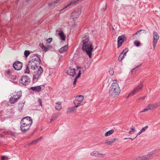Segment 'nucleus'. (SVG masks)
Listing matches in <instances>:
<instances>
[{
	"mask_svg": "<svg viewBox=\"0 0 160 160\" xmlns=\"http://www.w3.org/2000/svg\"><path fill=\"white\" fill-rule=\"evenodd\" d=\"M109 73L111 75H112L114 73V71L113 69H110L109 71Z\"/></svg>",
	"mask_w": 160,
	"mask_h": 160,
	"instance_id": "79ce46f5",
	"label": "nucleus"
},
{
	"mask_svg": "<svg viewBox=\"0 0 160 160\" xmlns=\"http://www.w3.org/2000/svg\"><path fill=\"white\" fill-rule=\"evenodd\" d=\"M29 68V67L28 66V64L27 65H26V68L24 72L25 73L28 74L29 73L30 71Z\"/></svg>",
	"mask_w": 160,
	"mask_h": 160,
	"instance_id": "2f4dec72",
	"label": "nucleus"
},
{
	"mask_svg": "<svg viewBox=\"0 0 160 160\" xmlns=\"http://www.w3.org/2000/svg\"><path fill=\"white\" fill-rule=\"evenodd\" d=\"M90 155L92 156H94L96 157H99V155H102L103 154L101 153L100 154L99 152L97 151H94L90 153Z\"/></svg>",
	"mask_w": 160,
	"mask_h": 160,
	"instance_id": "aec40b11",
	"label": "nucleus"
},
{
	"mask_svg": "<svg viewBox=\"0 0 160 160\" xmlns=\"http://www.w3.org/2000/svg\"><path fill=\"white\" fill-rule=\"evenodd\" d=\"M148 108V107L147 106L145 108H144L142 111V112H145L146 111H148V110H149V109Z\"/></svg>",
	"mask_w": 160,
	"mask_h": 160,
	"instance_id": "49530a36",
	"label": "nucleus"
},
{
	"mask_svg": "<svg viewBox=\"0 0 160 160\" xmlns=\"http://www.w3.org/2000/svg\"><path fill=\"white\" fill-rule=\"evenodd\" d=\"M141 65H142V64H140L139 65H138L135 68H134L131 71L132 73V72L133 71V70H137V68H138L140 66H141Z\"/></svg>",
	"mask_w": 160,
	"mask_h": 160,
	"instance_id": "58836bf2",
	"label": "nucleus"
},
{
	"mask_svg": "<svg viewBox=\"0 0 160 160\" xmlns=\"http://www.w3.org/2000/svg\"><path fill=\"white\" fill-rule=\"evenodd\" d=\"M12 94L13 95L12 96H13V97L15 98V99L18 101L21 97V95L18 94V93L17 92H13Z\"/></svg>",
	"mask_w": 160,
	"mask_h": 160,
	"instance_id": "412c9836",
	"label": "nucleus"
},
{
	"mask_svg": "<svg viewBox=\"0 0 160 160\" xmlns=\"http://www.w3.org/2000/svg\"><path fill=\"white\" fill-rule=\"evenodd\" d=\"M75 99L79 102H82L84 99L83 96L81 95H77L75 98Z\"/></svg>",
	"mask_w": 160,
	"mask_h": 160,
	"instance_id": "6ab92c4d",
	"label": "nucleus"
},
{
	"mask_svg": "<svg viewBox=\"0 0 160 160\" xmlns=\"http://www.w3.org/2000/svg\"><path fill=\"white\" fill-rule=\"evenodd\" d=\"M40 140V138L38 139H35L34 140L32 141L31 142L32 145H35L37 144L39 141Z\"/></svg>",
	"mask_w": 160,
	"mask_h": 160,
	"instance_id": "c756f323",
	"label": "nucleus"
},
{
	"mask_svg": "<svg viewBox=\"0 0 160 160\" xmlns=\"http://www.w3.org/2000/svg\"><path fill=\"white\" fill-rule=\"evenodd\" d=\"M118 139L116 138L106 140L105 142V144L107 145H112L114 142L117 141Z\"/></svg>",
	"mask_w": 160,
	"mask_h": 160,
	"instance_id": "f8f14e48",
	"label": "nucleus"
},
{
	"mask_svg": "<svg viewBox=\"0 0 160 160\" xmlns=\"http://www.w3.org/2000/svg\"><path fill=\"white\" fill-rule=\"evenodd\" d=\"M39 68H40V67L38 69V71L37 73L35 75H34L33 76V81L34 82H36L37 81L38 79L39 78V77L40 76V74H39V72L40 71Z\"/></svg>",
	"mask_w": 160,
	"mask_h": 160,
	"instance_id": "4468645a",
	"label": "nucleus"
},
{
	"mask_svg": "<svg viewBox=\"0 0 160 160\" xmlns=\"http://www.w3.org/2000/svg\"><path fill=\"white\" fill-rule=\"evenodd\" d=\"M81 13V10L80 9L75 10L74 12H72L71 16L74 18H78Z\"/></svg>",
	"mask_w": 160,
	"mask_h": 160,
	"instance_id": "9d476101",
	"label": "nucleus"
},
{
	"mask_svg": "<svg viewBox=\"0 0 160 160\" xmlns=\"http://www.w3.org/2000/svg\"><path fill=\"white\" fill-rule=\"evenodd\" d=\"M77 68L78 69L79 68H80V69L81 68V67H80L77 66Z\"/></svg>",
	"mask_w": 160,
	"mask_h": 160,
	"instance_id": "0e129e2a",
	"label": "nucleus"
},
{
	"mask_svg": "<svg viewBox=\"0 0 160 160\" xmlns=\"http://www.w3.org/2000/svg\"><path fill=\"white\" fill-rule=\"evenodd\" d=\"M131 130L128 132V133L129 134H132L135 132V128L133 126H132L131 128Z\"/></svg>",
	"mask_w": 160,
	"mask_h": 160,
	"instance_id": "7c9ffc66",
	"label": "nucleus"
},
{
	"mask_svg": "<svg viewBox=\"0 0 160 160\" xmlns=\"http://www.w3.org/2000/svg\"><path fill=\"white\" fill-rule=\"evenodd\" d=\"M73 103L75 105L81 104V102L78 101V100H76V99H75V100L73 101Z\"/></svg>",
	"mask_w": 160,
	"mask_h": 160,
	"instance_id": "ea45409f",
	"label": "nucleus"
},
{
	"mask_svg": "<svg viewBox=\"0 0 160 160\" xmlns=\"http://www.w3.org/2000/svg\"><path fill=\"white\" fill-rule=\"evenodd\" d=\"M38 102L39 103V104H40V98H39L38 99Z\"/></svg>",
	"mask_w": 160,
	"mask_h": 160,
	"instance_id": "e2e57ef3",
	"label": "nucleus"
},
{
	"mask_svg": "<svg viewBox=\"0 0 160 160\" xmlns=\"http://www.w3.org/2000/svg\"><path fill=\"white\" fill-rule=\"evenodd\" d=\"M77 79L76 78H74V81L73 83V85H76V82L77 81Z\"/></svg>",
	"mask_w": 160,
	"mask_h": 160,
	"instance_id": "8fccbe9b",
	"label": "nucleus"
},
{
	"mask_svg": "<svg viewBox=\"0 0 160 160\" xmlns=\"http://www.w3.org/2000/svg\"><path fill=\"white\" fill-rule=\"evenodd\" d=\"M148 128V126H145V127L143 128L141 130L142 132H144L146 129H147Z\"/></svg>",
	"mask_w": 160,
	"mask_h": 160,
	"instance_id": "a19ab883",
	"label": "nucleus"
},
{
	"mask_svg": "<svg viewBox=\"0 0 160 160\" xmlns=\"http://www.w3.org/2000/svg\"><path fill=\"white\" fill-rule=\"evenodd\" d=\"M5 159V157L4 156H2L1 158L2 160H4Z\"/></svg>",
	"mask_w": 160,
	"mask_h": 160,
	"instance_id": "5fc2aeb1",
	"label": "nucleus"
},
{
	"mask_svg": "<svg viewBox=\"0 0 160 160\" xmlns=\"http://www.w3.org/2000/svg\"><path fill=\"white\" fill-rule=\"evenodd\" d=\"M120 91L118 84L117 82H113L109 88V95L112 98H115L118 95Z\"/></svg>",
	"mask_w": 160,
	"mask_h": 160,
	"instance_id": "7ed1b4c3",
	"label": "nucleus"
},
{
	"mask_svg": "<svg viewBox=\"0 0 160 160\" xmlns=\"http://www.w3.org/2000/svg\"><path fill=\"white\" fill-rule=\"evenodd\" d=\"M136 138H135V137L134 138H128V139H131V140H133L134 139Z\"/></svg>",
	"mask_w": 160,
	"mask_h": 160,
	"instance_id": "bf43d9fd",
	"label": "nucleus"
},
{
	"mask_svg": "<svg viewBox=\"0 0 160 160\" xmlns=\"http://www.w3.org/2000/svg\"><path fill=\"white\" fill-rule=\"evenodd\" d=\"M134 44L136 46L138 47H139L140 45V42L138 41L135 40L134 42Z\"/></svg>",
	"mask_w": 160,
	"mask_h": 160,
	"instance_id": "473e14b6",
	"label": "nucleus"
},
{
	"mask_svg": "<svg viewBox=\"0 0 160 160\" xmlns=\"http://www.w3.org/2000/svg\"><path fill=\"white\" fill-rule=\"evenodd\" d=\"M81 75V70H80L79 71V72L78 74V75H79L80 76Z\"/></svg>",
	"mask_w": 160,
	"mask_h": 160,
	"instance_id": "6e6d98bb",
	"label": "nucleus"
},
{
	"mask_svg": "<svg viewBox=\"0 0 160 160\" xmlns=\"http://www.w3.org/2000/svg\"><path fill=\"white\" fill-rule=\"evenodd\" d=\"M47 48H48V50L52 48H53L52 46L50 45H48L47 46Z\"/></svg>",
	"mask_w": 160,
	"mask_h": 160,
	"instance_id": "a18cd8bd",
	"label": "nucleus"
},
{
	"mask_svg": "<svg viewBox=\"0 0 160 160\" xmlns=\"http://www.w3.org/2000/svg\"><path fill=\"white\" fill-rule=\"evenodd\" d=\"M156 152V150L150 152L149 154L147 155H145L144 156L142 157V158H141V160H145L146 159H148L149 158H150L152 154L155 153Z\"/></svg>",
	"mask_w": 160,
	"mask_h": 160,
	"instance_id": "ddd939ff",
	"label": "nucleus"
},
{
	"mask_svg": "<svg viewBox=\"0 0 160 160\" xmlns=\"http://www.w3.org/2000/svg\"><path fill=\"white\" fill-rule=\"evenodd\" d=\"M82 41L83 43L82 48V50L86 52L89 58H91L93 48L92 43L89 40V36L83 35L82 38Z\"/></svg>",
	"mask_w": 160,
	"mask_h": 160,
	"instance_id": "f257e3e1",
	"label": "nucleus"
},
{
	"mask_svg": "<svg viewBox=\"0 0 160 160\" xmlns=\"http://www.w3.org/2000/svg\"><path fill=\"white\" fill-rule=\"evenodd\" d=\"M73 4V2H72V1H71V2L70 3H68L67 5H66L65 6V7L63 8V9H64L66 8L69 6L71 5L72 4Z\"/></svg>",
	"mask_w": 160,
	"mask_h": 160,
	"instance_id": "e433bc0d",
	"label": "nucleus"
},
{
	"mask_svg": "<svg viewBox=\"0 0 160 160\" xmlns=\"http://www.w3.org/2000/svg\"><path fill=\"white\" fill-rule=\"evenodd\" d=\"M9 101L12 104H14L17 102L18 101L15 99V98L12 96L9 99Z\"/></svg>",
	"mask_w": 160,
	"mask_h": 160,
	"instance_id": "a878e982",
	"label": "nucleus"
},
{
	"mask_svg": "<svg viewBox=\"0 0 160 160\" xmlns=\"http://www.w3.org/2000/svg\"><path fill=\"white\" fill-rule=\"evenodd\" d=\"M45 85V84H44V85L43 84L42 85H41V86H42L43 87H44Z\"/></svg>",
	"mask_w": 160,
	"mask_h": 160,
	"instance_id": "69168bd1",
	"label": "nucleus"
},
{
	"mask_svg": "<svg viewBox=\"0 0 160 160\" xmlns=\"http://www.w3.org/2000/svg\"><path fill=\"white\" fill-rule=\"evenodd\" d=\"M141 30H138V31L136 32L133 35V39H134L135 38H136V35H138L139 34Z\"/></svg>",
	"mask_w": 160,
	"mask_h": 160,
	"instance_id": "4c0bfd02",
	"label": "nucleus"
},
{
	"mask_svg": "<svg viewBox=\"0 0 160 160\" xmlns=\"http://www.w3.org/2000/svg\"><path fill=\"white\" fill-rule=\"evenodd\" d=\"M68 47V45H65L64 47L61 48L58 50L59 52L61 53H64L66 51Z\"/></svg>",
	"mask_w": 160,
	"mask_h": 160,
	"instance_id": "a211bd4d",
	"label": "nucleus"
},
{
	"mask_svg": "<svg viewBox=\"0 0 160 160\" xmlns=\"http://www.w3.org/2000/svg\"><path fill=\"white\" fill-rule=\"evenodd\" d=\"M124 56L120 53L118 58V61L120 62L124 58Z\"/></svg>",
	"mask_w": 160,
	"mask_h": 160,
	"instance_id": "72a5a7b5",
	"label": "nucleus"
},
{
	"mask_svg": "<svg viewBox=\"0 0 160 160\" xmlns=\"http://www.w3.org/2000/svg\"><path fill=\"white\" fill-rule=\"evenodd\" d=\"M66 73L72 77H74L76 74L75 69L74 68L72 69L71 67L68 68Z\"/></svg>",
	"mask_w": 160,
	"mask_h": 160,
	"instance_id": "9b49d317",
	"label": "nucleus"
},
{
	"mask_svg": "<svg viewBox=\"0 0 160 160\" xmlns=\"http://www.w3.org/2000/svg\"><path fill=\"white\" fill-rule=\"evenodd\" d=\"M81 105V104H76L74 107H73L75 108V109H76V108L78 107L79 106Z\"/></svg>",
	"mask_w": 160,
	"mask_h": 160,
	"instance_id": "603ef678",
	"label": "nucleus"
},
{
	"mask_svg": "<svg viewBox=\"0 0 160 160\" xmlns=\"http://www.w3.org/2000/svg\"><path fill=\"white\" fill-rule=\"evenodd\" d=\"M30 88L33 91L38 92L40 91V86L31 87Z\"/></svg>",
	"mask_w": 160,
	"mask_h": 160,
	"instance_id": "f3484780",
	"label": "nucleus"
},
{
	"mask_svg": "<svg viewBox=\"0 0 160 160\" xmlns=\"http://www.w3.org/2000/svg\"><path fill=\"white\" fill-rule=\"evenodd\" d=\"M142 132L140 130V131L137 134V135L135 137V138H137L138 136L141 134Z\"/></svg>",
	"mask_w": 160,
	"mask_h": 160,
	"instance_id": "3c124183",
	"label": "nucleus"
},
{
	"mask_svg": "<svg viewBox=\"0 0 160 160\" xmlns=\"http://www.w3.org/2000/svg\"><path fill=\"white\" fill-rule=\"evenodd\" d=\"M56 104L58 105V106H55L56 110L59 111L62 108V106L61 105V103L60 102H58L56 103Z\"/></svg>",
	"mask_w": 160,
	"mask_h": 160,
	"instance_id": "4be33fe9",
	"label": "nucleus"
},
{
	"mask_svg": "<svg viewBox=\"0 0 160 160\" xmlns=\"http://www.w3.org/2000/svg\"><path fill=\"white\" fill-rule=\"evenodd\" d=\"M58 32H59L58 35L60 37V39L62 41H65L66 39V36L63 32L62 31H59Z\"/></svg>",
	"mask_w": 160,
	"mask_h": 160,
	"instance_id": "2eb2a0df",
	"label": "nucleus"
},
{
	"mask_svg": "<svg viewBox=\"0 0 160 160\" xmlns=\"http://www.w3.org/2000/svg\"><path fill=\"white\" fill-rule=\"evenodd\" d=\"M30 54V52L28 50H25L24 52V54L26 57H28Z\"/></svg>",
	"mask_w": 160,
	"mask_h": 160,
	"instance_id": "f704fd0d",
	"label": "nucleus"
},
{
	"mask_svg": "<svg viewBox=\"0 0 160 160\" xmlns=\"http://www.w3.org/2000/svg\"><path fill=\"white\" fill-rule=\"evenodd\" d=\"M43 72V70L42 67H41V74Z\"/></svg>",
	"mask_w": 160,
	"mask_h": 160,
	"instance_id": "13d9d810",
	"label": "nucleus"
},
{
	"mask_svg": "<svg viewBox=\"0 0 160 160\" xmlns=\"http://www.w3.org/2000/svg\"><path fill=\"white\" fill-rule=\"evenodd\" d=\"M126 40L127 38L124 35L119 36L118 38V48L120 47L123 42Z\"/></svg>",
	"mask_w": 160,
	"mask_h": 160,
	"instance_id": "0eeeda50",
	"label": "nucleus"
},
{
	"mask_svg": "<svg viewBox=\"0 0 160 160\" xmlns=\"http://www.w3.org/2000/svg\"><path fill=\"white\" fill-rule=\"evenodd\" d=\"M141 30L140 32H141L140 34L143 33L145 34L147 33L146 32L145 30Z\"/></svg>",
	"mask_w": 160,
	"mask_h": 160,
	"instance_id": "c03bdc74",
	"label": "nucleus"
},
{
	"mask_svg": "<svg viewBox=\"0 0 160 160\" xmlns=\"http://www.w3.org/2000/svg\"><path fill=\"white\" fill-rule=\"evenodd\" d=\"M11 72H10V71L8 69V70H7V71H6L5 72V73H6V74H7V75H8Z\"/></svg>",
	"mask_w": 160,
	"mask_h": 160,
	"instance_id": "09e8293b",
	"label": "nucleus"
},
{
	"mask_svg": "<svg viewBox=\"0 0 160 160\" xmlns=\"http://www.w3.org/2000/svg\"><path fill=\"white\" fill-rule=\"evenodd\" d=\"M12 136H15V134H14V133H13V134H12Z\"/></svg>",
	"mask_w": 160,
	"mask_h": 160,
	"instance_id": "774afa93",
	"label": "nucleus"
},
{
	"mask_svg": "<svg viewBox=\"0 0 160 160\" xmlns=\"http://www.w3.org/2000/svg\"><path fill=\"white\" fill-rule=\"evenodd\" d=\"M32 120L30 117L23 118L20 122V129L22 132H26L29 129L32 123Z\"/></svg>",
	"mask_w": 160,
	"mask_h": 160,
	"instance_id": "f03ea898",
	"label": "nucleus"
},
{
	"mask_svg": "<svg viewBox=\"0 0 160 160\" xmlns=\"http://www.w3.org/2000/svg\"><path fill=\"white\" fill-rule=\"evenodd\" d=\"M140 98L141 99H144L145 98V97H141V98Z\"/></svg>",
	"mask_w": 160,
	"mask_h": 160,
	"instance_id": "052dcab7",
	"label": "nucleus"
},
{
	"mask_svg": "<svg viewBox=\"0 0 160 160\" xmlns=\"http://www.w3.org/2000/svg\"><path fill=\"white\" fill-rule=\"evenodd\" d=\"M142 88V85H141V84L140 85H138L137 87L135 88L133 91L131 92L126 97V98H128L129 96H133L136 92L141 89Z\"/></svg>",
	"mask_w": 160,
	"mask_h": 160,
	"instance_id": "1a4fd4ad",
	"label": "nucleus"
},
{
	"mask_svg": "<svg viewBox=\"0 0 160 160\" xmlns=\"http://www.w3.org/2000/svg\"><path fill=\"white\" fill-rule=\"evenodd\" d=\"M114 132V131L112 129L110 130H109L105 134V136L106 137L108 136L111 134H112Z\"/></svg>",
	"mask_w": 160,
	"mask_h": 160,
	"instance_id": "393cba45",
	"label": "nucleus"
},
{
	"mask_svg": "<svg viewBox=\"0 0 160 160\" xmlns=\"http://www.w3.org/2000/svg\"><path fill=\"white\" fill-rule=\"evenodd\" d=\"M38 60L40 61V58H39L37 59L36 58H33L30 59L28 63V66H29V68L32 70L38 69L40 63V62Z\"/></svg>",
	"mask_w": 160,
	"mask_h": 160,
	"instance_id": "20e7f679",
	"label": "nucleus"
},
{
	"mask_svg": "<svg viewBox=\"0 0 160 160\" xmlns=\"http://www.w3.org/2000/svg\"><path fill=\"white\" fill-rule=\"evenodd\" d=\"M59 113H55L53 116L50 119L51 122L53 121L56 119L57 117L58 116Z\"/></svg>",
	"mask_w": 160,
	"mask_h": 160,
	"instance_id": "bb28decb",
	"label": "nucleus"
},
{
	"mask_svg": "<svg viewBox=\"0 0 160 160\" xmlns=\"http://www.w3.org/2000/svg\"><path fill=\"white\" fill-rule=\"evenodd\" d=\"M133 160H141V157H138L137 158H135V159H133Z\"/></svg>",
	"mask_w": 160,
	"mask_h": 160,
	"instance_id": "864d4df0",
	"label": "nucleus"
},
{
	"mask_svg": "<svg viewBox=\"0 0 160 160\" xmlns=\"http://www.w3.org/2000/svg\"><path fill=\"white\" fill-rule=\"evenodd\" d=\"M153 50L155 49L156 45L158 40L159 36L158 33L155 31H154L153 32Z\"/></svg>",
	"mask_w": 160,
	"mask_h": 160,
	"instance_id": "423d86ee",
	"label": "nucleus"
},
{
	"mask_svg": "<svg viewBox=\"0 0 160 160\" xmlns=\"http://www.w3.org/2000/svg\"><path fill=\"white\" fill-rule=\"evenodd\" d=\"M128 48H126L121 53L124 56L126 55V53L128 52Z\"/></svg>",
	"mask_w": 160,
	"mask_h": 160,
	"instance_id": "cd10ccee",
	"label": "nucleus"
},
{
	"mask_svg": "<svg viewBox=\"0 0 160 160\" xmlns=\"http://www.w3.org/2000/svg\"><path fill=\"white\" fill-rule=\"evenodd\" d=\"M19 82L21 85H28L30 82V78L27 75H23L19 79Z\"/></svg>",
	"mask_w": 160,
	"mask_h": 160,
	"instance_id": "39448f33",
	"label": "nucleus"
},
{
	"mask_svg": "<svg viewBox=\"0 0 160 160\" xmlns=\"http://www.w3.org/2000/svg\"><path fill=\"white\" fill-rule=\"evenodd\" d=\"M52 38H49L46 40V41L49 43H50L52 41Z\"/></svg>",
	"mask_w": 160,
	"mask_h": 160,
	"instance_id": "37998d69",
	"label": "nucleus"
},
{
	"mask_svg": "<svg viewBox=\"0 0 160 160\" xmlns=\"http://www.w3.org/2000/svg\"><path fill=\"white\" fill-rule=\"evenodd\" d=\"M80 76L79 75H77L75 78L78 79V78H79L80 77Z\"/></svg>",
	"mask_w": 160,
	"mask_h": 160,
	"instance_id": "4d7b16f0",
	"label": "nucleus"
},
{
	"mask_svg": "<svg viewBox=\"0 0 160 160\" xmlns=\"http://www.w3.org/2000/svg\"><path fill=\"white\" fill-rule=\"evenodd\" d=\"M76 110V109H75V108L73 107H69L68 108L67 111V113H71L72 112Z\"/></svg>",
	"mask_w": 160,
	"mask_h": 160,
	"instance_id": "5701e85b",
	"label": "nucleus"
},
{
	"mask_svg": "<svg viewBox=\"0 0 160 160\" xmlns=\"http://www.w3.org/2000/svg\"><path fill=\"white\" fill-rule=\"evenodd\" d=\"M128 139V138H125L123 139L124 140H125V139Z\"/></svg>",
	"mask_w": 160,
	"mask_h": 160,
	"instance_id": "338daca9",
	"label": "nucleus"
},
{
	"mask_svg": "<svg viewBox=\"0 0 160 160\" xmlns=\"http://www.w3.org/2000/svg\"><path fill=\"white\" fill-rule=\"evenodd\" d=\"M158 106V103L150 104L147 106L149 110H152Z\"/></svg>",
	"mask_w": 160,
	"mask_h": 160,
	"instance_id": "dca6fc26",
	"label": "nucleus"
},
{
	"mask_svg": "<svg viewBox=\"0 0 160 160\" xmlns=\"http://www.w3.org/2000/svg\"><path fill=\"white\" fill-rule=\"evenodd\" d=\"M60 0H56L55 1H53L50 3L49 4V6H54Z\"/></svg>",
	"mask_w": 160,
	"mask_h": 160,
	"instance_id": "c85d7f7f",
	"label": "nucleus"
},
{
	"mask_svg": "<svg viewBox=\"0 0 160 160\" xmlns=\"http://www.w3.org/2000/svg\"><path fill=\"white\" fill-rule=\"evenodd\" d=\"M22 66V63L19 61H16L13 64V67L15 70L17 71L20 70Z\"/></svg>",
	"mask_w": 160,
	"mask_h": 160,
	"instance_id": "6e6552de",
	"label": "nucleus"
},
{
	"mask_svg": "<svg viewBox=\"0 0 160 160\" xmlns=\"http://www.w3.org/2000/svg\"><path fill=\"white\" fill-rule=\"evenodd\" d=\"M83 0H72V2H73V4H75L76 3H78L79 2L82 1Z\"/></svg>",
	"mask_w": 160,
	"mask_h": 160,
	"instance_id": "c9c22d12",
	"label": "nucleus"
},
{
	"mask_svg": "<svg viewBox=\"0 0 160 160\" xmlns=\"http://www.w3.org/2000/svg\"><path fill=\"white\" fill-rule=\"evenodd\" d=\"M32 145V142H29V143H27L26 145H25L24 147L25 148H27V147L29 146H30V145Z\"/></svg>",
	"mask_w": 160,
	"mask_h": 160,
	"instance_id": "de8ad7c7",
	"label": "nucleus"
},
{
	"mask_svg": "<svg viewBox=\"0 0 160 160\" xmlns=\"http://www.w3.org/2000/svg\"><path fill=\"white\" fill-rule=\"evenodd\" d=\"M41 48L42 49L43 51L46 52L48 50L47 47L45 46L43 43L41 44Z\"/></svg>",
	"mask_w": 160,
	"mask_h": 160,
	"instance_id": "b1692460",
	"label": "nucleus"
},
{
	"mask_svg": "<svg viewBox=\"0 0 160 160\" xmlns=\"http://www.w3.org/2000/svg\"><path fill=\"white\" fill-rule=\"evenodd\" d=\"M31 0H26V1L27 2H28Z\"/></svg>",
	"mask_w": 160,
	"mask_h": 160,
	"instance_id": "680f3d73",
	"label": "nucleus"
}]
</instances>
